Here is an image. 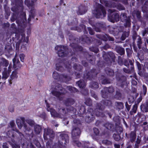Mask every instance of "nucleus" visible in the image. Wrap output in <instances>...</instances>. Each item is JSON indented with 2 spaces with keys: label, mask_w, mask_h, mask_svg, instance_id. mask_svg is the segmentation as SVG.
Here are the masks:
<instances>
[{
  "label": "nucleus",
  "mask_w": 148,
  "mask_h": 148,
  "mask_svg": "<svg viewBox=\"0 0 148 148\" xmlns=\"http://www.w3.org/2000/svg\"><path fill=\"white\" fill-rule=\"evenodd\" d=\"M93 13L95 15L97 18L101 17L102 15L103 17L105 16L106 14V12L103 7L99 4L98 5L96 9L93 11Z\"/></svg>",
  "instance_id": "1"
},
{
  "label": "nucleus",
  "mask_w": 148,
  "mask_h": 148,
  "mask_svg": "<svg viewBox=\"0 0 148 148\" xmlns=\"http://www.w3.org/2000/svg\"><path fill=\"white\" fill-rule=\"evenodd\" d=\"M108 11L110 14L108 15V17L110 21L114 23L119 21V15L117 13L113 12L111 9H109Z\"/></svg>",
  "instance_id": "2"
},
{
  "label": "nucleus",
  "mask_w": 148,
  "mask_h": 148,
  "mask_svg": "<svg viewBox=\"0 0 148 148\" xmlns=\"http://www.w3.org/2000/svg\"><path fill=\"white\" fill-rule=\"evenodd\" d=\"M53 77L55 79H58L59 77L60 79H62V81L66 82H67L68 80H69V78L66 75H61L59 76L58 74L56 72H54L53 73Z\"/></svg>",
  "instance_id": "3"
},
{
  "label": "nucleus",
  "mask_w": 148,
  "mask_h": 148,
  "mask_svg": "<svg viewBox=\"0 0 148 148\" xmlns=\"http://www.w3.org/2000/svg\"><path fill=\"white\" fill-rule=\"evenodd\" d=\"M60 137L61 138L59 141L60 144H65L68 142L69 137L67 134H62L60 135Z\"/></svg>",
  "instance_id": "4"
},
{
  "label": "nucleus",
  "mask_w": 148,
  "mask_h": 148,
  "mask_svg": "<svg viewBox=\"0 0 148 148\" xmlns=\"http://www.w3.org/2000/svg\"><path fill=\"white\" fill-rule=\"evenodd\" d=\"M47 110L48 111H49L52 116L54 117H60L59 115L56 113L55 110L51 108L49 104H47Z\"/></svg>",
  "instance_id": "5"
},
{
  "label": "nucleus",
  "mask_w": 148,
  "mask_h": 148,
  "mask_svg": "<svg viewBox=\"0 0 148 148\" xmlns=\"http://www.w3.org/2000/svg\"><path fill=\"white\" fill-rule=\"evenodd\" d=\"M55 49L58 51V54L60 57H62L65 56L64 51V47L62 46H57L55 47Z\"/></svg>",
  "instance_id": "6"
},
{
  "label": "nucleus",
  "mask_w": 148,
  "mask_h": 148,
  "mask_svg": "<svg viewBox=\"0 0 148 148\" xmlns=\"http://www.w3.org/2000/svg\"><path fill=\"white\" fill-rule=\"evenodd\" d=\"M47 135L49 136V137L52 138L54 136V133L50 129H44V137L45 139V137Z\"/></svg>",
  "instance_id": "7"
},
{
  "label": "nucleus",
  "mask_w": 148,
  "mask_h": 148,
  "mask_svg": "<svg viewBox=\"0 0 148 148\" xmlns=\"http://www.w3.org/2000/svg\"><path fill=\"white\" fill-rule=\"evenodd\" d=\"M12 66H11L10 64L8 67V69L7 71L6 70H4V71L3 73L2 78L5 79H6L8 77L11 71V68Z\"/></svg>",
  "instance_id": "8"
},
{
  "label": "nucleus",
  "mask_w": 148,
  "mask_h": 148,
  "mask_svg": "<svg viewBox=\"0 0 148 148\" xmlns=\"http://www.w3.org/2000/svg\"><path fill=\"white\" fill-rule=\"evenodd\" d=\"M17 72L16 71H13L10 76V79L9 80L10 84H11L17 77Z\"/></svg>",
  "instance_id": "9"
},
{
  "label": "nucleus",
  "mask_w": 148,
  "mask_h": 148,
  "mask_svg": "<svg viewBox=\"0 0 148 148\" xmlns=\"http://www.w3.org/2000/svg\"><path fill=\"white\" fill-rule=\"evenodd\" d=\"M80 130L78 128L73 129L72 132L73 137H74L76 136H78L80 134Z\"/></svg>",
  "instance_id": "10"
},
{
  "label": "nucleus",
  "mask_w": 148,
  "mask_h": 148,
  "mask_svg": "<svg viewBox=\"0 0 148 148\" xmlns=\"http://www.w3.org/2000/svg\"><path fill=\"white\" fill-rule=\"evenodd\" d=\"M38 110V115L41 118H45V117L46 114L45 113L43 112L42 109L40 108Z\"/></svg>",
  "instance_id": "11"
},
{
  "label": "nucleus",
  "mask_w": 148,
  "mask_h": 148,
  "mask_svg": "<svg viewBox=\"0 0 148 148\" xmlns=\"http://www.w3.org/2000/svg\"><path fill=\"white\" fill-rule=\"evenodd\" d=\"M0 66L3 65L4 66H7L8 64L9 63L8 60L4 58L0 59Z\"/></svg>",
  "instance_id": "12"
},
{
  "label": "nucleus",
  "mask_w": 148,
  "mask_h": 148,
  "mask_svg": "<svg viewBox=\"0 0 148 148\" xmlns=\"http://www.w3.org/2000/svg\"><path fill=\"white\" fill-rule=\"evenodd\" d=\"M100 2L101 3L104 4L106 6L109 7L113 6L109 5V3L111 2L110 0H100Z\"/></svg>",
  "instance_id": "13"
},
{
  "label": "nucleus",
  "mask_w": 148,
  "mask_h": 148,
  "mask_svg": "<svg viewBox=\"0 0 148 148\" xmlns=\"http://www.w3.org/2000/svg\"><path fill=\"white\" fill-rule=\"evenodd\" d=\"M20 119L22 121V123L20 122V120L18 119L16 120V123L19 129H21L23 126V123L24 122V118L23 117L20 118Z\"/></svg>",
  "instance_id": "14"
},
{
  "label": "nucleus",
  "mask_w": 148,
  "mask_h": 148,
  "mask_svg": "<svg viewBox=\"0 0 148 148\" xmlns=\"http://www.w3.org/2000/svg\"><path fill=\"white\" fill-rule=\"evenodd\" d=\"M80 88H83L86 85V83L83 80H81L77 82Z\"/></svg>",
  "instance_id": "15"
},
{
  "label": "nucleus",
  "mask_w": 148,
  "mask_h": 148,
  "mask_svg": "<svg viewBox=\"0 0 148 148\" xmlns=\"http://www.w3.org/2000/svg\"><path fill=\"white\" fill-rule=\"evenodd\" d=\"M52 93L54 95H55L57 97H60V95H61V94H64L65 92H61V93L60 92H59L56 91H53L52 92Z\"/></svg>",
  "instance_id": "16"
},
{
  "label": "nucleus",
  "mask_w": 148,
  "mask_h": 148,
  "mask_svg": "<svg viewBox=\"0 0 148 148\" xmlns=\"http://www.w3.org/2000/svg\"><path fill=\"white\" fill-rule=\"evenodd\" d=\"M103 40L105 41H107L108 40L111 41L114 40L113 38L110 37L109 36L107 35L104 36V38H103Z\"/></svg>",
  "instance_id": "17"
},
{
  "label": "nucleus",
  "mask_w": 148,
  "mask_h": 148,
  "mask_svg": "<svg viewBox=\"0 0 148 148\" xmlns=\"http://www.w3.org/2000/svg\"><path fill=\"white\" fill-rule=\"evenodd\" d=\"M13 61L14 64V67L16 68V64H18V63L19 62V61L18 60H16V57L13 60Z\"/></svg>",
  "instance_id": "18"
},
{
  "label": "nucleus",
  "mask_w": 148,
  "mask_h": 148,
  "mask_svg": "<svg viewBox=\"0 0 148 148\" xmlns=\"http://www.w3.org/2000/svg\"><path fill=\"white\" fill-rule=\"evenodd\" d=\"M41 127L39 126H37L35 127V131L37 134H39L41 131Z\"/></svg>",
  "instance_id": "19"
},
{
  "label": "nucleus",
  "mask_w": 148,
  "mask_h": 148,
  "mask_svg": "<svg viewBox=\"0 0 148 148\" xmlns=\"http://www.w3.org/2000/svg\"><path fill=\"white\" fill-rule=\"evenodd\" d=\"M125 21L126 22V23L125 25L127 27H130L131 25L130 19L129 18H127V20H125Z\"/></svg>",
  "instance_id": "20"
},
{
  "label": "nucleus",
  "mask_w": 148,
  "mask_h": 148,
  "mask_svg": "<svg viewBox=\"0 0 148 148\" xmlns=\"http://www.w3.org/2000/svg\"><path fill=\"white\" fill-rule=\"evenodd\" d=\"M129 35V33L128 32H127L124 33L122 36V38L123 40H124L126 37H127Z\"/></svg>",
  "instance_id": "21"
},
{
  "label": "nucleus",
  "mask_w": 148,
  "mask_h": 148,
  "mask_svg": "<svg viewBox=\"0 0 148 148\" xmlns=\"http://www.w3.org/2000/svg\"><path fill=\"white\" fill-rule=\"evenodd\" d=\"M67 89L69 90L70 91H75L76 89L74 87L71 86H68L66 88Z\"/></svg>",
  "instance_id": "22"
},
{
  "label": "nucleus",
  "mask_w": 148,
  "mask_h": 148,
  "mask_svg": "<svg viewBox=\"0 0 148 148\" xmlns=\"http://www.w3.org/2000/svg\"><path fill=\"white\" fill-rule=\"evenodd\" d=\"M91 87L94 88H97L98 87V84L96 82H94L93 83L92 86H91Z\"/></svg>",
  "instance_id": "23"
},
{
  "label": "nucleus",
  "mask_w": 148,
  "mask_h": 148,
  "mask_svg": "<svg viewBox=\"0 0 148 148\" xmlns=\"http://www.w3.org/2000/svg\"><path fill=\"white\" fill-rule=\"evenodd\" d=\"M110 1L111 2L109 3V5H111L113 6H111V7H116V5H115V3L113 2V1H116V0H110Z\"/></svg>",
  "instance_id": "24"
},
{
  "label": "nucleus",
  "mask_w": 148,
  "mask_h": 148,
  "mask_svg": "<svg viewBox=\"0 0 148 148\" xmlns=\"http://www.w3.org/2000/svg\"><path fill=\"white\" fill-rule=\"evenodd\" d=\"M19 57L21 61L23 62L24 59L25 57V56L23 54H21L19 55Z\"/></svg>",
  "instance_id": "25"
},
{
  "label": "nucleus",
  "mask_w": 148,
  "mask_h": 148,
  "mask_svg": "<svg viewBox=\"0 0 148 148\" xmlns=\"http://www.w3.org/2000/svg\"><path fill=\"white\" fill-rule=\"evenodd\" d=\"M137 108V106L136 104H135L133 106V112L134 113H135L136 112V111Z\"/></svg>",
  "instance_id": "26"
},
{
  "label": "nucleus",
  "mask_w": 148,
  "mask_h": 148,
  "mask_svg": "<svg viewBox=\"0 0 148 148\" xmlns=\"http://www.w3.org/2000/svg\"><path fill=\"white\" fill-rule=\"evenodd\" d=\"M143 91L144 95H145L146 93L147 88V87L144 85L143 86Z\"/></svg>",
  "instance_id": "27"
},
{
  "label": "nucleus",
  "mask_w": 148,
  "mask_h": 148,
  "mask_svg": "<svg viewBox=\"0 0 148 148\" xmlns=\"http://www.w3.org/2000/svg\"><path fill=\"white\" fill-rule=\"evenodd\" d=\"M136 63L138 70H141V64L138 62H136Z\"/></svg>",
  "instance_id": "28"
},
{
  "label": "nucleus",
  "mask_w": 148,
  "mask_h": 148,
  "mask_svg": "<svg viewBox=\"0 0 148 148\" xmlns=\"http://www.w3.org/2000/svg\"><path fill=\"white\" fill-rule=\"evenodd\" d=\"M94 132L96 135L99 134V131L96 128H94L93 129Z\"/></svg>",
  "instance_id": "29"
},
{
  "label": "nucleus",
  "mask_w": 148,
  "mask_h": 148,
  "mask_svg": "<svg viewBox=\"0 0 148 148\" xmlns=\"http://www.w3.org/2000/svg\"><path fill=\"white\" fill-rule=\"evenodd\" d=\"M135 135L136 134L135 132H131V136L133 138H134V139H135Z\"/></svg>",
  "instance_id": "30"
},
{
  "label": "nucleus",
  "mask_w": 148,
  "mask_h": 148,
  "mask_svg": "<svg viewBox=\"0 0 148 148\" xmlns=\"http://www.w3.org/2000/svg\"><path fill=\"white\" fill-rule=\"evenodd\" d=\"M108 91L109 92L111 93L113 92L114 89L112 87H110L108 89Z\"/></svg>",
  "instance_id": "31"
},
{
  "label": "nucleus",
  "mask_w": 148,
  "mask_h": 148,
  "mask_svg": "<svg viewBox=\"0 0 148 148\" xmlns=\"http://www.w3.org/2000/svg\"><path fill=\"white\" fill-rule=\"evenodd\" d=\"M89 33L91 35H93L94 34V32H93V31L90 28H88Z\"/></svg>",
  "instance_id": "32"
},
{
  "label": "nucleus",
  "mask_w": 148,
  "mask_h": 148,
  "mask_svg": "<svg viewBox=\"0 0 148 148\" xmlns=\"http://www.w3.org/2000/svg\"><path fill=\"white\" fill-rule=\"evenodd\" d=\"M75 144H77V146L79 147L81 145V143L78 141H76L75 142Z\"/></svg>",
  "instance_id": "33"
},
{
  "label": "nucleus",
  "mask_w": 148,
  "mask_h": 148,
  "mask_svg": "<svg viewBox=\"0 0 148 148\" xmlns=\"http://www.w3.org/2000/svg\"><path fill=\"white\" fill-rule=\"evenodd\" d=\"M13 148H20V147L19 145L15 144L14 145H12Z\"/></svg>",
  "instance_id": "34"
},
{
  "label": "nucleus",
  "mask_w": 148,
  "mask_h": 148,
  "mask_svg": "<svg viewBox=\"0 0 148 148\" xmlns=\"http://www.w3.org/2000/svg\"><path fill=\"white\" fill-rule=\"evenodd\" d=\"M102 84H108L110 83L109 82H108L107 80L105 79L102 82Z\"/></svg>",
  "instance_id": "35"
},
{
  "label": "nucleus",
  "mask_w": 148,
  "mask_h": 148,
  "mask_svg": "<svg viewBox=\"0 0 148 148\" xmlns=\"http://www.w3.org/2000/svg\"><path fill=\"white\" fill-rule=\"evenodd\" d=\"M132 83L133 85H136L137 84V82L136 81L134 80H132Z\"/></svg>",
  "instance_id": "36"
},
{
  "label": "nucleus",
  "mask_w": 148,
  "mask_h": 148,
  "mask_svg": "<svg viewBox=\"0 0 148 148\" xmlns=\"http://www.w3.org/2000/svg\"><path fill=\"white\" fill-rule=\"evenodd\" d=\"M56 69L59 71H61L62 70V67H58L57 65Z\"/></svg>",
  "instance_id": "37"
},
{
  "label": "nucleus",
  "mask_w": 148,
  "mask_h": 148,
  "mask_svg": "<svg viewBox=\"0 0 148 148\" xmlns=\"http://www.w3.org/2000/svg\"><path fill=\"white\" fill-rule=\"evenodd\" d=\"M121 18L122 17L123 18L125 19V18H126V14H123L121 15Z\"/></svg>",
  "instance_id": "38"
},
{
  "label": "nucleus",
  "mask_w": 148,
  "mask_h": 148,
  "mask_svg": "<svg viewBox=\"0 0 148 148\" xmlns=\"http://www.w3.org/2000/svg\"><path fill=\"white\" fill-rule=\"evenodd\" d=\"M138 44H140L141 43V39L140 38H138Z\"/></svg>",
  "instance_id": "39"
},
{
  "label": "nucleus",
  "mask_w": 148,
  "mask_h": 148,
  "mask_svg": "<svg viewBox=\"0 0 148 148\" xmlns=\"http://www.w3.org/2000/svg\"><path fill=\"white\" fill-rule=\"evenodd\" d=\"M3 148H8L6 143H4L3 145Z\"/></svg>",
  "instance_id": "40"
},
{
  "label": "nucleus",
  "mask_w": 148,
  "mask_h": 148,
  "mask_svg": "<svg viewBox=\"0 0 148 148\" xmlns=\"http://www.w3.org/2000/svg\"><path fill=\"white\" fill-rule=\"evenodd\" d=\"M120 50L121 51V55H122L124 53V50L123 48H121Z\"/></svg>",
  "instance_id": "41"
},
{
  "label": "nucleus",
  "mask_w": 148,
  "mask_h": 148,
  "mask_svg": "<svg viewBox=\"0 0 148 148\" xmlns=\"http://www.w3.org/2000/svg\"><path fill=\"white\" fill-rule=\"evenodd\" d=\"M107 124H106L105 125V127H106L107 129H109L111 128V125L109 124L108 127L107 126Z\"/></svg>",
  "instance_id": "42"
},
{
  "label": "nucleus",
  "mask_w": 148,
  "mask_h": 148,
  "mask_svg": "<svg viewBox=\"0 0 148 148\" xmlns=\"http://www.w3.org/2000/svg\"><path fill=\"white\" fill-rule=\"evenodd\" d=\"M13 130H14V131H15L18 134H19L20 136H21V135L22 134L21 133L19 132L17 130H14V129H13Z\"/></svg>",
  "instance_id": "43"
},
{
  "label": "nucleus",
  "mask_w": 148,
  "mask_h": 148,
  "mask_svg": "<svg viewBox=\"0 0 148 148\" xmlns=\"http://www.w3.org/2000/svg\"><path fill=\"white\" fill-rule=\"evenodd\" d=\"M10 125L12 127H14V123L13 122H11L10 123Z\"/></svg>",
  "instance_id": "44"
},
{
  "label": "nucleus",
  "mask_w": 148,
  "mask_h": 148,
  "mask_svg": "<svg viewBox=\"0 0 148 148\" xmlns=\"http://www.w3.org/2000/svg\"><path fill=\"white\" fill-rule=\"evenodd\" d=\"M114 147L115 148H120V146L118 144H115Z\"/></svg>",
  "instance_id": "45"
},
{
  "label": "nucleus",
  "mask_w": 148,
  "mask_h": 148,
  "mask_svg": "<svg viewBox=\"0 0 148 148\" xmlns=\"http://www.w3.org/2000/svg\"><path fill=\"white\" fill-rule=\"evenodd\" d=\"M140 12H138L137 13V16L138 18H139L140 17Z\"/></svg>",
  "instance_id": "46"
},
{
  "label": "nucleus",
  "mask_w": 148,
  "mask_h": 148,
  "mask_svg": "<svg viewBox=\"0 0 148 148\" xmlns=\"http://www.w3.org/2000/svg\"><path fill=\"white\" fill-rule=\"evenodd\" d=\"M27 5L28 6L30 7L31 6H33V5H34V4H33V3H32L31 4H29V5H28V4H27Z\"/></svg>",
  "instance_id": "47"
},
{
  "label": "nucleus",
  "mask_w": 148,
  "mask_h": 148,
  "mask_svg": "<svg viewBox=\"0 0 148 148\" xmlns=\"http://www.w3.org/2000/svg\"><path fill=\"white\" fill-rule=\"evenodd\" d=\"M59 148V147L58 146H57L56 145H54L53 147L52 148Z\"/></svg>",
  "instance_id": "48"
},
{
  "label": "nucleus",
  "mask_w": 148,
  "mask_h": 148,
  "mask_svg": "<svg viewBox=\"0 0 148 148\" xmlns=\"http://www.w3.org/2000/svg\"><path fill=\"white\" fill-rule=\"evenodd\" d=\"M25 41L27 43L28 42V38L27 37L26 38V40H25Z\"/></svg>",
  "instance_id": "49"
},
{
  "label": "nucleus",
  "mask_w": 148,
  "mask_h": 148,
  "mask_svg": "<svg viewBox=\"0 0 148 148\" xmlns=\"http://www.w3.org/2000/svg\"><path fill=\"white\" fill-rule=\"evenodd\" d=\"M59 90H60L62 92L63 91H64V89L63 88H62V89L60 88V89H59Z\"/></svg>",
  "instance_id": "50"
},
{
  "label": "nucleus",
  "mask_w": 148,
  "mask_h": 148,
  "mask_svg": "<svg viewBox=\"0 0 148 148\" xmlns=\"http://www.w3.org/2000/svg\"><path fill=\"white\" fill-rule=\"evenodd\" d=\"M10 110L11 112H13L14 111V109L12 108L11 110Z\"/></svg>",
  "instance_id": "51"
},
{
  "label": "nucleus",
  "mask_w": 148,
  "mask_h": 148,
  "mask_svg": "<svg viewBox=\"0 0 148 148\" xmlns=\"http://www.w3.org/2000/svg\"><path fill=\"white\" fill-rule=\"evenodd\" d=\"M111 73H112L111 75V74H110V75H112V74H114V73H113V71H111Z\"/></svg>",
  "instance_id": "52"
},
{
  "label": "nucleus",
  "mask_w": 148,
  "mask_h": 148,
  "mask_svg": "<svg viewBox=\"0 0 148 148\" xmlns=\"http://www.w3.org/2000/svg\"><path fill=\"white\" fill-rule=\"evenodd\" d=\"M146 41L148 43V40L147 39L146 40Z\"/></svg>",
  "instance_id": "53"
},
{
  "label": "nucleus",
  "mask_w": 148,
  "mask_h": 148,
  "mask_svg": "<svg viewBox=\"0 0 148 148\" xmlns=\"http://www.w3.org/2000/svg\"><path fill=\"white\" fill-rule=\"evenodd\" d=\"M69 102L70 103L72 104V103L71 102V101H69Z\"/></svg>",
  "instance_id": "54"
},
{
  "label": "nucleus",
  "mask_w": 148,
  "mask_h": 148,
  "mask_svg": "<svg viewBox=\"0 0 148 148\" xmlns=\"http://www.w3.org/2000/svg\"><path fill=\"white\" fill-rule=\"evenodd\" d=\"M8 132L9 133V134H10V133H11V131H8Z\"/></svg>",
  "instance_id": "55"
},
{
  "label": "nucleus",
  "mask_w": 148,
  "mask_h": 148,
  "mask_svg": "<svg viewBox=\"0 0 148 148\" xmlns=\"http://www.w3.org/2000/svg\"><path fill=\"white\" fill-rule=\"evenodd\" d=\"M115 139L116 140H118V139H116L115 138Z\"/></svg>",
  "instance_id": "56"
},
{
  "label": "nucleus",
  "mask_w": 148,
  "mask_h": 148,
  "mask_svg": "<svg viewBox=\"0 0 148 148\" xmlns=\"http://www.w3.org/2000/svg\"><path fill=\"white\" fill-rule=\"evenodd\" d=\"M130 64H131V65H132V63H130Z\"/></svg>",
  "instance_id": "57"
},
{
  "label": "nucleus",
  "mask_w": 148,
  "mask_h": 148,
  "mask_svg": "<svg viewBox=\"0 0 148 148\" xmlns=\"http://www.w3.org/2000/svg\"><path fill=\"white\" fill-rule=\"evenodd\" d=\"M117 136V137H119V135H117V136Z\"/></svg>",
  "instance_id": "58"
},
{
  "label": "nucleus",
  "mask_w": 148,
  "mask_h": 148,
  "mask_svg": "<svg viewBox=\"0 0 148 148\" xmlns=\"http://www.w3.org/2000/svg\"><path fill=\"white\" fill-rule=\"evenodd\" d=\"M25 3H26V4H27V2H25Z\"/></svg>",
  "instance_id": "59"
},
{
  "label": "nucleus",
  "mask_w": 148,
  "mask_h": 148,
  "mask_svg": "<svg viewBox=\"0 0 148 148\" xmlns=\"http://www.w3.org/2000/svg\"><path fill=\"white\" fill-rule=\"evenodd\" d=\"M24 127H26L25 126H24Z\"/></svg>",
  "instance_id": "60"
}]
</instances>
